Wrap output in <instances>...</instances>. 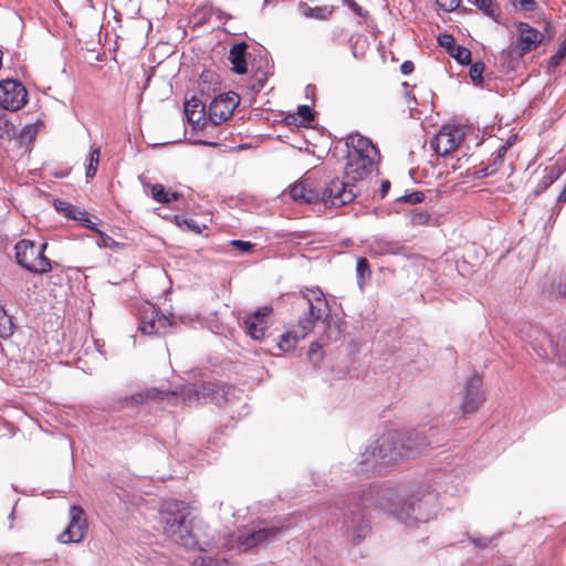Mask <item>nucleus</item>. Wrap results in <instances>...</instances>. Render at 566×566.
I'll return each mask as SVG.
<instances>
[{"mask_svg":"<svg viewBox=\"0 0 566 566\" xmlns=\"http://www.w3.org/2000/svg\"><path fill=\"white\" fill-rule=\"evenodd\" d=\"M159 523L167 538L188 549L207 551L213 544L209 527L203 521L190 517L184 502H166L159 512Z\"/></svg>","mask_w":566,"mask_h":566,"instance_id":"obj_1","label":"nucleus"},{"mask_svg":"<svg viewBox=\"0 0 566 566\" xmlns=\"http://www.w3.org/2000/svg\"><path fill=\"white\" fill-rule=\"evenodd\" d=\"M426 444L418 434L406 441L397 432H387L370 443L361 453L359 470L363 473H380L402 458H411Z\"/></svg>","mask_w":566,"mask_h":566,"instance_id":"obj_2","label":"nucleus"},{"mask_svg":"<svg viewBox=\"0 0 566 566\" xmlns=\"http://www.w3.org/2000/svg\"><path fill=\"white\" fill-rule=\"evenodd\" d=\"M300 305H306L307 312L302 316L295 329L281 335L277 347L281 352L294 349L297 342L305 338L315 327L317 322H325L329 317V305L324 293L317 289H305L296 296Z\"/></svg>","mask_w":566,"mask_h":566,"instance_id":"obj_3","label":"nucleus"},{"mask_svg":"<svg viewBox=\"0 0 566 566\" xmlns=\"http://www.w3.org/2000/svg\"><path fill=\"white\" fill-rule=\"evenodd\" d=\"M346 147L345 177L350 181L365 180L377 169L380 159L377 147L360 134L349 135Z\"/></svg>","mask_w":566,"mask_h":566,"instance_id":"obj_4","label":"nucleus"},{"mask_svg":"<svg viewBox=\"0 0 566 566\" xmlns=\"http://www.w3.org/2000/svg\"><path fill=\"white\" fill-rule=\"evenodd\" d=\"M390 505V514L408 527L416 526L418 522H427L437 513L433 495H428L418 502H402L397 499Z\"/></svg>","mask_w":566,"mask_h":566,"instance_id":"obj_5","label":"nucleus"},{"mask_svg":"<svg viewBox=\"0 0 566 566\" xmlns=\"http://www.w3.org/2000/svg\"><path fill=\"white\" fill-rule=\"evenodd\" d=\"M46 243L36 244L34 241L22 239L17 242L15 260L23 269L33 273H48L51 271V262L44 255Z\"/></svg>","mask_w":566,"mask_h":566,"instance_id":"obj_6","label":"nucleus"},{"mask_svg":"<svg viewBox=\"0 0 566 566\" xmlns=\"http://www.w3.org/2000/svg\"><path fill=\"white\" fill-rule=\"evenodd\" d=\"M175 324L153 304H146L140 311L138 329L144 335H166Z\"/></svg>","mask_w":566,"mask_h":566,"instance_id":"obj_7","label":"nucleus"},{"mask_svg":"<svg viewBox=\"0 0 566 566\" xmlns=\"http://www.w3.org/2000/svg\"><path fill=\"white\" fill-rule=\"evenodd\" d=\"M467 130L468 128L463 125H444L431 142V147L437 155L447 156L459 147L467 135Z\"/></svg>","mask_w":566,"mask_h":566,"instance_id":"obj_8","label":"nucleus"},{"mask_svg":"<svg viewBox=\"0 0 566 566\" xmlns=\"http://www.w3.org/2000/svg\"><path fill=\"white\" fill-rule=\"evenodd\" d=\"M353 181L338 178L332 180L324 191H321V201L326 206L343 207L352 202L357 196Z\"/></svg>","mask_w":566,"mask_h":566,"instance_id":"obj_9","label":"nucleus"},{"mask_svg":"<svg viewBox=\"0 0 566 566\" xmlns=\"http://www.w3.org/2000/svg\"><path fill=\"white\" fill-rule=\"evenodd\" d=\"M240 103V96L234 92L221 93L209 104L208 120L214 126L228 120Z\"/></svg>","mask_w":566,"mask_h":566,"instance_id":"obj_10","label":"nucleus"},{"mask_svg":"<svg viewBox=\"0 0 566 566\" xmlns=\"http://www.w3.org/2000/svg\"><path fill=\"white\" fill-rule=\"evenodd\" d=\"M28 101L25 87L18 81L6 80L0 82V107L15 112L22 108Z\"/></svg>","mask_w":566,"mask_h":566,"instance_id":"obj_11","label":"nucleus"},{"mask_svg":"<svg viewBox=\"0 0 566 566\" xmlns=\"http://www.w3.org/2000/svg\"><path fill=\"white\" fill-rule=\"evenodd\" d=\"M272 312V307L262 306L254 313L248 315L243 321V328L245 333L255 340L262 339L269 327Z\"/></svg>","mask_w":566,"mask_h":566,"instance_id":"obj_12","label":"nucleus"},{"mask_svg":"<svg viewBox=\"0 0 566 566\" xmlns=\"http://www.w3.org/2000/svg\"><path fill=\"white\" fill-rule=\"evenodd\" d=\"M70 518L67 527L57 537L60 543H78L84 537L86 525L83 510L75 505L71 506Z\"/></svg>","mask_w":566,"mask_h":566,"instance_id":"obj_13","label":"nucleus"},{"mask_svg":"<svg viewBox=\"0 0 566 566\" xmlns=\"http://www.w3.org/2000/svg\"><path fill=\"white\" fill-rule=\"evenodd\" d=\"M517 44L515 52L518 56H523L535 50L544 40V35L537 29L528 23L520 22L516 25Z\"/></svg>","mask_w":566,"mask_h":566,"instance_id":"obj_14","label":"nucleus"},{"mask_svg":"<svg viewBox=\"0 0 566 566\" xmlns=\"http://www.w3.org/2000/svg\"><path fill=\"white\" fill-rule=\"evenodd\" d=\"M542 340L548 344L549 350L542 344L535 345L534 349L541 357L546 359L556 357L560 363L566 364V329L562 331L554 340L543 334Z\"/></svg>","mask_w":566,"mask_h":566,"instance_id":"obj_15","label":"nucleus"},{"mask_svg":"<svg viewBox=\"0 0 566 566\" xmlns=\"http://www.w3.org/2000/svg\"><path fill=\"white\" fill-rule=\"evenodd\" d=\"M280 534L281 530L279 527H264L254 531H245L238 535V543L243 549H250L276 538Z\"/></svg>","mask_w":566,"mask_h":566,"instance_id":"obj_16","label":"nucleus"},{"mask_svg":"<svg viewBox=\"0 0 566 566\" xmlns=\"http://www.w3.org/2000/svg\"><path fill=\"white\" fill-rule=\"evenodd\" d=\"M291 198L300 203L321 202V190L311 178H303L290 189Z\"/></svg>","mask_w":566,"mask_h":566,"instance_id":"obj_17","label":"nucleus"},{"mask_svg":"<svg viewBox=\"0 0 566 566\" xmlns=\"http://www.w3.org/2000/svg\"><path fill=\"white\" fill-rule=\"evenodd\" d=\"M481 379L478 376H472L468 379L465 385L464 398L461 405L464 413L476 411L483 402V394L481 391Z\"/></svg>","mask_w":566,"mask_h":566,"instance_id":"obj_18","label":"nucleus"},{"mask_svg":"<svg viewBox=\"0 0 566 566\" xmlns=\"http://www.w3.org/2000/svg\"><path fill=\"white\" fill-rule=\"evenodd\" d=\"M369 251L374 255H406L407 250L398 241H389L382 238H375L369 244Z\"/></svg>","mask_w":566,"mask_h":566,"instance_id":"obj_19","label":"nucleus"},{"mask_svg":"<svg viewBox=\"0 0 566 566\" xmlns=\"http://www.w3.org/2000/svg\"><path fill=\"white\" fill-rule=\"evenodd\" d=\"M197 399H205L216 405H221L228 401L226 388L214 384H202L199 389L195 390Z\"/></svg>","mask_w":566,"mask_h":566,"instance_id":"obj_20","label":"nucleus"},{"mask_svg":"<svg viewBox=\"0 0 566 566\" xmlns=\"http://www.w3.org/2000/svg\"><path fill=\"white\" fill-rule=\"evenodd\" d=\"M185 114L188 122L195 127H199L201 124H205V105L200 101L192 98L191 101L186 102Z\"/></svg>","mask_w":566,"mask_h":566,"instance_id":"obj_21","label":"nucleus"},{"mask_svg":"<svg viewBox=\"0 0 566 566\" xmlns=\"http://www.w3.org/2000/svg\"><path fill=\"white\" fill-rule=\"evenodd\" d=\"M247 45L244 43L234 44L229 52V61L232 64V70L238 74L247 72L245 62Z\"/></svg>","mask_w":566,"mask_h":566,"instance_id":"obj_22","label":"nucleus"},{"mask_svg":"<svg viewBox=\"0 0 566 566\" xmlns=\"http://www.w3.org/2000/svg\"><path fill=\"white\" fill-rule=\"evenodd\" d=\"M219 85V77L212 71H205L200 75L199 88L202 94H209L210 91L216 92Z\"/></svg>","mask_w":566,"mask_h":566,"instance_id":"obj_23","label":"nucleus"},{"mask_svg":"<svg viewBox=\"0 0 566 566\" xmlns=\"http://www.w3.org/2000/svg\"><path fill=\"white\" fill-rule=\"evenodd\" d=\"M17 134V128L11 122L10 116L4 112L0 111V138L12 139Z\"/></svg>","mask_w":566,"mask_h":566,"instance_id":"obj_24","label":"nucleus"},{"mask_svg":"<svg viewBox=\"0 0 566 566\" xmlns=\"http://www.w3.org/2000/svg\"><path fill=\"white\" fill-rule=\"evenodd\" d=\"M151 197L160 203H169L178 198V193L168 191L163 185L151 186Z\"/></svg>","mask_w":566,"mask_h":566,"instance_id":"obj_25","label":"nucleus"},{"mask_svg":"<svg viewBox=\"0 0 566 566\" xmlns=\"http://www.w3.org/2000/svg\"><path fill=\"white\" fill-rule=\"evenodd\" d=\"M356 272H357L358 285L360 286V289H363L365 283L371 276V271H370V268H369V263H368V261L365 258L358 259L357 266H356Z\"/></svg>","mask_w":566,"mask_h":566,"instance_id":"obj_26","label":"nucleus"},{"mask_svg":"<svg viewBox=\"0 0 566 566\" xmlns=\"http://www.w3.org/2000/svg\"><path fill=\"white\" fill-rule=\"evenodd\" d=\"M293 122L300 125H306L313 120L314 116L312 109L307 105H301L297 107L295 114L291 115Z\"/></svg>","mask_w":566,"mask_h":566,"instance_id":"obj_27","label":"nucleus"},{"mask_svg":"<svg viewBox=\"0 0 566 566\" xmlns=\"http://www.w3.org/2000/svg\"><path fill=\"white\" fill-rule=\"evenodd\" d=\"M99 163V148H94L91 150L88 156V164L86 167V177L93 178L96 175L97 167Z\"/></svg>","mask_w":566,"mask_h":566,"instance_id":"obj_28","label":"nucleus"},{"mask_svg":"<svg viewBox=\"0 0 566 566\" xmlns=\"http://www.w3.org/2000/svg\"><path fill=\"white\" fill-rule=\"evenodd\" d=\"M559 174L560 171L558 168H546L541 185L538 186L539 191L548 188L558 178Z\"/></svg>","mask_w":566,"mask_h":566,"instance_id":"obj_29","label":"nucleus"},{"mask_svg":"<svg viewBox=\"0 0 566 566\" xmlns=\"http://www.w3.org/2000/svg\"><path fill=\"white\" fill-rule=\"evenodd\" d=\"M450 53L461 64L467 65L471 62V52L467 48L457 45Z\"/></svg>","mask_w":566,"mask_h":566,"instance_id":"obj_30","label":"nucleus"},{"mask_svg":"<svg viewBox=\"0 0 566 566\" xmlns=\"http://www.w3.org/2000/svg\"><path fill=\"white\" fill-rule=\"evenodd\" d=\"M13 334V324L11 318L6 314L0 317V338L7 339Z\"/></svg>","mask_w":566,"mask_h":566,"instance_id":"obj_31","label":"nucleus"},{"mask_svg":"<svg viewBox=\"0 0 566 566\" xmlns=\"http://www.w3.org/2000/svg\"><path fill=\"white\" fill-rule=\"evenodd\" d=\"M175 221L178 227L186 228L187 230L193 232V233H201V228L198 226V223L192 219H186L181 217H176Z\"/></svg>","mask_w":566,"mask_h":566,"instance_id":"obj_32","label":"nucleus"},{"mask_svg":"<svg viewBox=\"0 0 566 566\" xmlns=\"http://www.w3.org/2000/svg\"><path fill=\"white\" fill-rule=\"evenodd\" d=\"M67 208V217L76 220V221H80L81 223H83L84 221H88V212L84 211V210H81L74 206H66Z\"/></svg>","mask_w":566,"mask_h":566,"instance_id":"obj_33","label":"nucleus"},{"mask_svg":"<svg viewBox=\"0 0 566 566\" xmlns=\"http://www.w3.org/2000/svg\"><path fill=\"white\" fill-rule=\"evenodd\" d=\"M484 71V65L482 63H474L471 65L469 74L474 84H480L482 82V73Z\"/></svg>","mask_w":566,"mask_h":566,"instance_id":"obj_34","label":"nucleus"},{"mask_svg":"<svg viewBox=\"0 0 566 566\" xmlns=\"http://www.w3.org/2000/svg\"><path fill=\"white\" fill-rule=\"evenodd\" d=\"M436 3L443 11L452 12V11L457 10L460 7L461 0H436Z\"/></svg>","mask_w":566,"mask_h":566,"instance_id":"obj_35","label":"nucleus"},{"mask_svg":"<svg viewBox=\"0 0 566 566\" xmlns=\"http://www.w3.org/2000/svg\"><path fill=\"white\" fill-rule=\"evenodd\" d=\"M96 233L99 237V239L97 240V245L99 248L111 249L117 244L116 241L112 237L107 235L106 233L102 232L101 230H96Z\"/></svg>","mask_w":566,"mask_h":566,"instance_id":"obj_36","label":"nucleus"},{"mask_svg":"<svg viewBox=\"0 0 566 566\" xmlns=\"http://www.w3.org/2000/svg\"><path fill=\"white\" fill-rule=\"evenodd\" d=\"M473 3L488 15H493L492 0H473Z\"/></svg>","mask_w":566,"mask_h":566,"instance_id":"obj_37","label":"nucleus"},{"mask_svg":"<svg viewBox=\"0 0 566 566\" xmlns=\"http://www.w3.org/2000/svg\"><path fill=\"white\" fill-rule=\"evenodd\" d=\"M438 41H439L440 45L448 48L450 50V52L453 50L454 46H457L454 44L453 36L450 34L439 35Z\"/></svg>","mask_w":566,"mask_h":566,"instance_id":"obj_38","label":"nucleus"},{"mask_svg":"<svg viewBox=\"0 0 566 566\" xmlns=\"http://www.w3.org/2000/svg\"><path fill=\"white\" fill-rule=\"evenodd\" d=\"M469 539L478 547V548H486L491 542L493 541V537H469Z\"/></svg>","mask_w":566,"mask_h":566,"instance_id":"obj_39","label":"nucleus"},{"mask_svg":"<svg viewBox=\"0 0 566 566\" xmlns=\"http://www.w3.org/2000/svg\"><path fill=\"white\" fill-rule=\"evenodd\" d=\"M230 244L243 253L249 252L253 247L252 243L241 240H232L230 241Z\"/></svg>","mask_w":566,"mask_h":566,"instance_id":"obj_40","label":"nucleus"},{"mask_svg":"<svg viewBox=\"0 0 566 566\" xmlns=\"http://www.w3.org/2000/svg\"><path fill=\"white\" fill-rule=\"evenodd\" d=\"M35 133H36V127L34 125H28L22 129L20 138L22 140L31 139L33 137V135H35Z\"/></svg>","mask_w":566,"mask_h":566,"instance_id":"obj_41","label":"nucleus"},{"mask_svg":"<svg viewBox=\"0 0 566 566\" xmlns=\"http://www.w3.org/2000/svg\"><path fill=\"white\" fill-rule=\"evenodd\" d=\"M518 4L525 11H534L536 8L535 0H520Z\"/></svg>","mask_w":566,"mask_h":566,"instance_id":"obj_42","label":"nucleus"},{"mask_svg":"<svg viewBox=\"0 0 566 566\" xmlns=\"http://www.w3.org/2000/svg\"><path fill=\"white\" fill-rule=\"evenodd\" d=\"M563 60H564V56L556 51V53L553 56H551L548 66L552 69H555L558 65H560Z\"/></svg>","mask_w":566,"mask_h":566,"instance_id":"obj_43","label":"nucleus"},{"mask_svg":"<svg viewBox=\"0 0 566 566\" xmlns=\"http://www.w3.org/2000/svg\"><path fill=\"white\" fill-rule=\"evenodd\" d=\"M423 195L421 192H413L410 196H405L403 200L409 203H417L422 201Z\"/></svg>","mask_w":566,"mask_h":566,"instance_id":"obj_44","label":"nucleus"},{"mask_svg":"<svg viewBox=\"0 0 566 566\" xmlns=\"http://www.w3.org/2000/svg\"><path fill=\"white\" fill-rule=\"evenodd\" d=\"M557 293L562 296H566V275L559 280Z\"/></svg>","mask_w":566,"mask_h":566,"instance_id":"obj_45","label":"nucleus"},{"mask_svg":"<svg viewBox=\"0 0 566 566\" xmlns=\"http://www.w3.org/2000/svg\"><path fill=\"white\" fill-rule=\"evenodd\" d=\"M193 566H212V559L200 557V558L196 559V562L193 563Z\"/></svg>","mask_w":566,"mask_h":566,"instance_id":"obj_46","label":"nucleus"},{"mask_svg":"<svg viewBox=\"0 0 566 566\" xmlns=\"http://www.w3.org/2000/svg\"><path fill=\"white\" fill-rule=\"evenodd\" d=\"M412 71H413V63H412V62H410V61H406V62H403V63H402V65H401V72H402L403 74H409V73H411Z\"/></svg>","mask_w":566,"mask_h":566,"instance_id":"obj_47","label":"nucleus"},{"mask_svg":"<svg viewBox=\"0 0 566 566\" xmlns=\"http://www.w3.org/2000/svg\"><path fill=\"white\" fill-rule=\"evenodd\" d=\"M66 206H71V205L69 202L60 201V200H57L55 202L56 210L57 211H62V212H64L67 216V208H66Z\"/></svg>","mask_w":566,"mask_h":566,"instance_id":"obj_48","label":"nucleus"},{"mask_svg":"<svg viewBox=\"0 0 566 566\" xmlns=\"http://www.w3.org/2000/svg\"><path fill=\"white\" fill-rule=\"evenodd\" d=\"M389 189H390V182L388 180H382L381 187H380V193H381L382 198L388 193Z\"/></svg>","mask_w":566,"mask_h":566,"instance_id":"obj_49","label":"nucleus"},{"mask_svg":"<svg viewBox=\"0 0 566 566\" xmlns=\"http://www.w3.org/2000/svg\"><path fill=\"white\" fill-rule=\"evenodd\" d=\"M82 224L85 226L86 228L91 229V230H94L95 232H96V230H98L96 228L97 222L93 221L90 217H88V221H84Z\"/></svg>","mask_w":566,"mask_h":566,"instance_id":"obj_50","label":"nucleus"},{"mask_svg":"<svg viewBox=\"0 0 566 566\" xmlns=\"http://www.w3.org/2000/svg\"><path fill=\"white\" fill-rule=\"evenodd\" d=\"M557 52L562 54L564 57L566 56V36L565 40L562 42L560 46L558 48Z\"/></svg>","mask_w":566,"mask_h":566,"instance_id":"obj_51","label":"nucleus"},{"mask_svg":"<svg viewBox=\"0 0 566 566\" xmlns=\"http://www.w3.org/2000/svg\"><path fill=\"white\" fill-rule=\"evenodd\" d=\"M352 8L358 15H364L361 7H359L357 3L353 2Z\"/></svg>","mask_w":566,"mask_h":566,"instance_id":"obj_52","label":"nucleus"},{"mask_svg":"<svg viewBox=\"0 0 566 566\" xmlns=\"http://www.w3.org/2000/svg\"><path fill=\"white\" fill-rule=\"evenodd\" d=\"M264 85V82L262 78H258V85H253V88L261 90Z\"/></svg>","mask_w":566,"mask_h":566,"instance_id":"obj_53","label":"nucleus"},{"mask_svg":"<svg viewBox=\"0 0 566 566\" xmlns=\"http://www.w3.org/2000/svg\"><path fill=\"white\" fill-rule=\"evenodd\" d=\"M6 314V310L3 307V305L0 303V317Z\"/></svg>","mask_w":566,"mask_h":566,"instance_id":"obj_54","label":"nucleus"},{"mask_svg":"<svg viewBox=\"0 0 566 566\" xmlns=\"http://www.w3.org/2000/svg\"><path fill=\"white\" fill-rule=\"evenodd\" d=\"M506 151L505 147H501L499 150V156L501 157Z\"/></svg>","mask_w":566,"mask_h":566,"instance_id":"obj_55","label":"nucleus"},{"mask_svg":"<svg viewBox=\"0 0 566 566\" xmlns=\"http://www.w3.org/2000/svg\"><path fill=\"white\" fill-rule=\"evenodd\" d=\"M316 344H312V350H316Z\"/></svg>","mask_w":566,"mask_h":566,"instance_id":"obj_56","label":"nucleus"},{"mask_svg":"<svg viewBox=\"0 0 566 566\" xmlns=\"http://www.w3.org/2000/svg\"><path fill=\"white\" fill-rule=\"evenodd\" d=\"M316 344H312V350H316Z\"/></svg>","mask_w":566,"mask_h":566,"instance_id":"obj_57","label":"nucleus"},{"mask_svg":"<svg viewBox=\"0 0 566 566\" xmlns=\"http://www.w3.org/2000/svg\"><path fill=\"white\" fill-rule=\"evenodd\" d=\"M270 0H265V2H269Z\"/></svg>","mask_w":566,"mask_h":566,"instance_id":"obj_58","label":"nucleus"}]
</instances>
